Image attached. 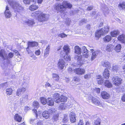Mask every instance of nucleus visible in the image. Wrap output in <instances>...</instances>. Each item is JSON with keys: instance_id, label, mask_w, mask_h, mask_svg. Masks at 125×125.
I'll list each match as a JSON object with an SVG mask.
<instances>
[{"instance_id": "obj_1", "label": "nucleus", "mask_w": 125, "mask_h": 125, "mask_svg": "<svg viewBox=\"0 0 125 125\" xmlns=\"http://www.w3.org/2000/svg\"><path fill=\"white\" fill-rule=\"evenodd\" d=\"M72 5L66 1H63L62 4L61 3H57L55 5L54 8L57 11L64 13L66 8H71Z\"/></svg>"}, {"instance_id": "obj_2", "label": "nucleus", "mask_w": 125, "mask_h": 125, "mask_svg": "<svg viewBox=\"0 0 125 125\" xmlns=\"http://www.w3.org/2000/svg\"><path fill=\"white\" fill-rule=\"evenodd\" d=\"M32 16L36 17L39 15L38 18V21L39 22H41L47 21L49 18V15L46 14L42 13L41 11H36L33 12L32 13Z\"/></svg>"}, {"instance_id": "obj_3", "label": "nucleus", "mask_w": 125, "mask_h": 125, "mask_svg": "<svg viewBox=\"0 0 125 125\" xmlns=\"http://www.w3.org/2000/svg\"><path fill=\"white\" fill-rule=\"evenodd\" d=\"M8 2L15 11L20 12L23 10L24 8L15 1L13 0H8Z\"/></svg>"}, {"instance_id": "obj_4", "label": "nucleus", "mask_w": 125, "mask_h": 125, "mask_svg": "<svg viewBox=\"0 0 125 125\" xmlns=\"http://www.w3.org/2000/svg\"><path fill=\"white\" fill-rule=\"evenodd\" d=\"M64 53H61V54H62V57H64L65 60L67 61L70 60V57L68 55V53L70 52V48L67 45H64L63 48Z\"/></svg>"}, {"instance_id": "obj_5", "label": "nucleus", "mask_w": 125, "mask_h": 125, "mask_svg": "<svg viewBox=\"0 0 125 125\" xmlns=\"http://www.w3.org/2000/svg\"><path fill=\"white\" fill-rule=\"evenodd\" d=\"M109 30V28L107 26H105L104 28H102L100 30H97L95 32V37L99 38L101 35L108 33Z\"/></svg>"}, {"instance_id": "obj_6", "label": "nucleus", "mask_w": 125, "mask_h": 125, "mask_svg": "<svg viewBox=\"0 0 125 125\" xmlns=\"http://www.w3.org/2000/svg\"><path fill=\"white\" fill-rule=\"evenodd\" d=\"M32 107L33 108L32 109L33 112V116L34 117L35 119H36L38 116L37 113V109L39 106V103L37 101H34L33 103Z\"/></svg>"}, {"instance_id": "obj_7", "label": "nucleus", "mask_w": 125, "mask_h": 125, "mask_svg": "<svg viewBox=\"0 0 125 125\" xmlns=\"http://www.w3.org/2000/svg\"><path fill=\"white\" fill-rule=\"evenodd\" d=\"M112 80L114 84L118 86L121 83L122 79L119 77L115 76L112 78Z\"/></svg>"}, {"instance_id": "obj_8", "label": "nucleus", "mask_w": 125, "mask_h": 125, "mask_svg": "<svg viewBox=\"0 0 125 125\" xmlns=\"http://www.w3.org/2000/svg\"><path fill=\"white\" fill-rule=\"evenodd\" d=\"M81 52L83 57L86 58L88 57V51L85 47L83 46L82 47Z\"/></svg>"}, {"instance_id": "obj_9", "label": "nucleus", "mask_w": 125, "mask_h": 125, "mask_svg": "<svg viewBox=\"0 0 125 125\" xmlns=\"http://www.w3.org/2000/svg\"><path fill=\"white\" fill-rule=\"evenodd\" d=\"M54 112V111H53V109H51L49 111H45L43 112L42 113V116L43 117L47 119L50 117V113L53 114Z\"/></svg>"}, {"instance_id": "obj_10", "label": "nucleus", "mask_w": 125, "mask_h": 125, "mask_svg": "<svg viewBox=\"0 0 125 125\" xmlns=\"http://www.w3.org/2000/svg\"><path fill=\"white\" fill-rule=\"evenodd\" d=\"M89 100H92L93 103L97 105L100 106L101 105L100 101L95 98L93 97L92 95H90L88 97Z\"/></svg>"}, {"instance_id": "obj_11", "label": "nucleus", "mask_w": 125, "mask_h": 125, "mask_svg": "<svg viewBox=\"0 0 125 125\" xmlns=\"http://www.w3.org/2000/svg\"><path fill=\"white\" fill-rule=\"evenodd\" d=\"M74 72L76 74L80 75L83 74L85 73V71L84 69L79 68L75 69Z\"/></svg>"}, {"instance_id": "obj_12", "label": "nucleus", "mask_w": 125, "mask_h": 125, "mask_svg": "<svg viewBox=\"0 0 125 125\" xmlns=\"http://www.w3.org/2000/svg\"><path fill=\"white\" fill-rule=\"evenodd\" d=\"M4 15L6 18H9L11 16V14L9 11V8L7 6L6 7V8L5 11L4 12Z\"/></svg>"}, {"instance_id": "obj_13", "label": "nucleus", "mask_w": 125, "mask_h": 125, "mask_svg": "<svg viewBox=\"0 0 125 125\" xmlns=\"http://www.w3.org/2000/svg\"><path fill=\"white\" fill-rule=\"evenodd\" d=\"M70 121L72 123H74L76 121V116L73 112H71L69 114Z\"/></svg>"}, {"instance_id": "obj_14", "label": "nucleus", "mask_w": 125, "mask_h": 125, "mask_svg": "<svg viewBox=\"0 0 125 125\" xmlns=\"http://www.w3.org/2000/svg\"><path fill=\"white\" fill-rule=\"evenodd\" d=\"M53 99L55 103L58 104L60 103L59 94L57 93H55L54 94Z\"/></svg>"}, {"instance_id": "obj_15", "label": "nucleus", "mask_w": 125, "mask_h": 125, "mask_svg": "<svg viewBox=\"0 0 125 125\" xmlns=\"http://www.w3.org/2000/svg\"><path fill=\"white\" fill-rule=\"evenodd\" d=\"M82 56H78L77 55H75V59L77 61V64L79 65H81L82 63Z\"/></svg>"}, {"instance_id": "obj_16", "label": "nucleus", "mask_w": 125, "mask_h": 125, "mask_svg": "<svg viewBox=\"0 0 125 125\" xmlns=\"http://www.w3.org/2000/svg\"><path fill=\"white\" fill-rule=\"evenodd\" d=\"M58 68L61 69H62L64 66V62L62 59H60L58 62Z\"/></svg>"}, {"instance_id": "obj_17", "label": "nucleus", "mask_w": 125, "mask_h": 125, "mask_svg": "<svg viewBox=\"0 0 125 125\" xmlns=\"http://www.w3.org/2000/svg\"><path fill=\"white\" fill-rule=\"evenodd\" d=\"M101 94L102 98L104 99H108L110 97L109 94L105 91L102 92Z\"/></svg>"}, {"instance_id": "obj_18", "label": "nucleus", "mask_w": 125, "mask_h": 125, "mask_svg": "<svg viewBox=\"0 0 125 125\" xmlns=\"http://www.w3.org/2000/svg\"><path fill=\"white\" fill-rule=\"evenodd\" d=\"M5 52L4 50L2 49L0 50V56L3 60L6 59L7 54Z\"/></svg>"}, {"instance_id": "obj_19", "label": "nucleus", "mask_w": 125, "mask_h": 125, "mask_svg": "<svg viewBox=\"0 0 125 125\" xmlns=\"http://www.w3.org/2000/svg\"><path fill=\"white\" fill-rule=\"evenodd\" d=\"M26 89L24 88H21L18 89L16 92V95L19 96L21 94L23 93L26 91Z\"/></svg>"}, {"instance_id": "obj_20", "label": "nucleus", "mask_w": 125, "mask_h": 125, "mask_svg": "<svg viewBox=\"0 0 125 125\" xmlns=\"http://www.w3.org/2000/svg\"><path fill=\"white\" fill-rule=\"evenodd\" d=\"M103 77L106 79L108 78L109 76V73L108 69L107 68L105 69L104 72L103 73Z\"/></svg>"}, {"instance_id": "obj_21", "label": "nucleus", "mask_w": 125, "mask_h": 125, "mask_svg": "<svg viewBox=\"0 0 125 125\" xmlns=\"http://www.w3.org/2000/svg\"><path fill=\"white\" fill-rule=\"evenodd\" d=\"M92 55L91 59V61H93L96 57V56L100 52L99 51H95L94 52H92Z\"/></svg>"}, {"instance_id": "obj_22", "label": "nucleus", "mask_w": 125, "mask_h": 125, "mask_svg": "<svg viewBox=\"0 0 125 125\" xmlns=\"http://www.w3.org/2000/svg\"><path fill=\"white\" fill-rule=\"evenodd\" d=\"M75 52L78 54L81 53V48L78 46H75L74 47Z\"/></svg>"}, {"instance_id": "obj_23", "label": "nucleus", "mask_w": 125, "mask_h": 125, "mask_svg": "<svg viewBox=\"0 0 125 125\" xmlns=\"http://www.w3.org/2000/svg\"><path fill=\"white\" fill-rule=\"evenodd\" d=\"M14 118L15 120L20 122L21 120L22 117L18 114H16L14 116Z\"/></svg>"}, {"instance_id": "obj_24", "label": "nucleus", "mask_w": 125, "mask_h": 125, "mask_svg": "<svg viewBox=\"0 0 125 125\" xmlns=\"http://www.w3.org/2000/svg\"><path fill=\"white\" fill-rule=\"evenodd\" d=\"M112 37L110 35H106L103 38L104 41L105 42H109L110 41Z\"/></svg>"}, {"instance_id": "obj_25", "label": "nucleus", "mask_w": 125, "mask_h": 125, "mask_svg": "<svg viewBox=\"0 0 125 125\" xmlns=\"http://www.w3.org/2000/svg\"><path fill=\"white\" fill-rule=\"evenodd\" d=\"M13 92V90L11 88H8L6 90V93L9 95L11 94Z\"/></svg>"}, {"instance_id": "obj_26", "label": "nucleus", "mask_w": 125, "mask_h": 125, "mask_svg": "<svg viewBox=\"0 0 125 125\" xmlns=\"http://www.w3.org/2000/svg\"><path fill=\"white\" fill-rule=\"evenodd\" d=\"M23 20L24 24H27L29 26L31 25V20L25 18H23Z\"/></svg>"}, {"instance_id": "obj_27", "label": "nucleus", "mask_w": 125, "mask_h": 125, "mask_svg": "<svg viewBox=\"0 0 125 125\" xmlns=\"http://www.w3.org/2000/svg\"><path fill=\"white\" fill-rule=\"evenodd\" d=\"M108 9L106 5H104L102 9L104 14L105 15L108 14L109 13Z\"/></svg>"}, {"instance_id": "obj_28", "label": "nucleus", "mask_w": 125, "mask_h": 125, "mask_svg": "<svg viewBox=\"0 0 125 125\" xmlns=\"http://www.w3.org/2000/svg\"><path fill=\"white\" fill-rule=\"evenodd\" d=\"M67 97L63 95H61L60 99V102H65L67 101Z\"/></svg>"}, {"instance_id": "obj_29", "label": "nucleus", "mask_w": 125, "mask_h": 125, "mask_svg": "<svg viewBox=\"0 0 125 125\" xmlns=\"http://www.w3.org/2000/svg\"><path fill=\"white\" fill-rule=\"evenodd\" d=\"M47 103L49 105L52 106L54 104V101L52 100L51 98H48Z\"/></svg>"}, {"instance_id": "obj_30", "label": "nucleus", "mask_w": 125, "mask_h": 125, "mask_svg": "<svg viewBox=\"0 0 125 125\" xmlns=\"http://www.w3.org/2000/svg\"><path fill=\"white\" fill-rule=\"evenodd\" d=\"M121 48V44H119L116 45L114 48L115 51L117 52H119L120 51Z\"/></svg>"}, {"instance_id": "obj_31", "label": "nucleus", "mask_w": 125, "mask_h": 125, "mask_svg": "<svg viewBox=\"0 0 125 125\" xmlns=\"http://www.w3.org/2000/svg\"><path fill=\"white\" fill-rule=\"evenodd\" d=\"M118 7L120 10L124 9L125 8V3H120Z\"/></svg>"}, {"instance_id": "obj_32", "label": "nucleus", "mask_w": 125, "mask_h": 125, "mask_svg": "<svg viewBox=\"0 0 125 125\" xmlns=\"http://www.w3.org/2000/svg\"><path fill=\"white\" fill-rule=\"evenodd\" d=\"M113 45L112 44H108L106 47L105 50L109 52L111 51L113 48Z\"/></svg>"}, {"instance_id": "obj_33", "label": "nucleus", "mask_w": 125, "mask_h": 125, "mask_svg": "<svg viewBox=\"0 0 125 125\" xmlns=\"http://www.w3.org/2000/svg\"><path fill=\"white\" fill-rule=\"evenodd\" d=\"M38 45V42L35 41L32 42V50L34 49H37V48L35 47H37Z\"/></svg>"}, {"instance_id": "obj_34", "label": "nucleus", "mask_w": 125, "mask_h": 125, "mask_svg": "<svg viewBox=\"0 0 125 125\" xmlns=\"http://www.w3.org/2000/svg\"><path fill=\"white\" fill-rule=\"evenodd\" d=\"M104 85L105 86L108 88H110L112 86L111 83L107 80H105V82L104 83Z\"/></svg>"}, {"instance_id": "obj_35", "label": "nucleus", "mask_w": 125, "mask_h": 125, "mask_svg": "<svg viewBox=\"0 0 125 125\" xmlns=\"http://www.w3.org/2000/svg\"><path fill=\"white\" fill-rule=\"evenodd\" d=\"M41 103L43 104H45L47 102L48 99L47 100L44 97H41L40 98Z\"/></svg>"}, {"instance_id": "obj_36", "label": "nucleus", "mask_w": 125, "mask_h": 125, "mask_svg": "<svg viewBox=\"0 0 125 125\" xmlns=\"http://www.w3.org/2000/svg\"><path fill=\"white\" fill-rule=\"evenodd\" d=\"M31 42H29L28 43V47L26 48V50L29 54L31 53Z\"/></svg>"}, {"instance_id": "obj_37", "label": "nucleus", "mask_w": 125, "mask_h": 125, "mask_svg": "<svg viewBox=\"0 0 125 125\" xmlns=\"http://www.w3.org/2000/svg\"><path fill=\"white\" fill-rule=\"evenodd\" d=\"M119 32L118 31L115 30L111 32V34L112 36L115 37L119 34Z\"/></svg>"}, {"instance_id": "obj_38", "label": "nucleus", "mask_w": 125, "mask_h": 125, "mask_svg": "<svg viewBox=\"0 0 125 125\" xmlns=\"http://www.w3.org/2000/svg\"><path fill=\"white\" fill-rule=\"evenodd\" d=\"M103 66L108 68L110 67V64L109 62L108 61H105L104 62L103 64Z\"/></svg>"}, {"instance_id": "obj_39", "label": "nucleus", "mask_w": 125, "mask_h": 125, "mask_svg": "<svg viewBox=\"0 0 125 125\" xmlns=\"http://www.w3.org/2000/svg\"><path fill=\"white\" fill-rule=\"evenodd\" d=\"M100 77V78H97V81L99 84H101L104 82V80L103 78H102L101 77Z\"/></svg>"}, {"instance_id": "obj_40", "label": "nucleus", "mask_w": 125, "mask_h": 125, "mask_svg": "<svg viewBox=\"0 0 125 125\" xmlns=\"http://www.w3.org/2000/svg\"><path fill=\"white\" fill-rule=\"evenodd\" d=\"M50 49V46L49 45H48V47L46 48L44 51L45 56H47L49 54Z\"/></svg>"}, {"instance_id": "obj_41", "label": "nucleus", "mask_w": 125, "mask_h": 125, "mask_svg": "<svg viewBox=\"0 0 125 125\" xmlns=\"http://www.w3.org/2000/svg\"><path fill=\"white\" fill-rule=\"evenodd\" d=\"M68 121V119L67 115L66 114L64 115L62 122L64 123H66Z\"/></svg>"}, {"instance_id": "obj_42", "label": "nucleus", "mask_w": 125, "mask_h": 125, "mask_svg": "<svg viewBox=\"0 0 125 125\" xmlns=\"http://www.w3.org/2000/svg\"><path fill=\"white\" fill-rule=\"evenodd\" d=\"M8 86L7 83L5 82L0 84V88H3L7 87Z\"/></svg>"}, {"instance_id": "obj_43", "label": "nucleus", "mask_w": 125, "mask_h": 125, "mask_svg": "<svg viewBox=\"0 0 125 125\" xmlns=\"http://www.w3.org/2000/svg\"><path fill=\"white\" fill-rule=\"evenodd\" d=\"M14 55L13 53L11 52H10L9 53L7 57H6V59H8L9 58H12L13 57Z\"/></svg>"}, {"instance_id": "obj_44", "label": "nucleus", "mask_w": 125, "mask_h": 125, "mask_svg": "<svg viewBox=\"0 0 125 125\" xmlns=\"http://www.w3.org/2000/svg\"><path fill=\"white\" fill-rule=\"evenodd\" d=\"M100 121L99 118H98L96 120H95L94 125H100Z\"/></svg>"}, {"instance_id": "obj_45", "label": "nucleus", "mask_w": 125, "mask_h": 125, "mask_svg": "<svg viewBox=\"0 0 125 125\" xmlns=\"http://www.w3.org/2000/svg\"><path fill=\"white\" fill-rule=\"evenodd\" d=\"M87 22V20L84 19H82L80 21H79V24L80 25H82V24L86 23Z\"/></svg>"}, {"instance_id": "obj_46", "label": "nucleus", "mask_w": 125, "mask_h": 125, "mask_svg": "<svg viewBox=\"0 0 125 125\" xmlns=\"http://www.w3.org/2000/svg\"><path fill=\"white\" fill-rule=\"evenodd\" d=\"M91 74L88 73L85 75L84 77L85 79L88 80L91 78Z\"/></svg>"}, {"instance_id": "obj_47", "label": "nucleus", "mask_w": 125, "mask_h": 125, "mask_svg": "<svg viewBox=\"0 0 125 125\" xmlns=\"http://www.w3.org/2000/svg\"><path fill=\"white\" fill-rule=\"evenodd\" d=\"M118 39L119 40L124 42V40L125 37L124 35H120L119 36L118 38Z\"/></svg>"}, {"instance_id": "obj_48", "label": "nucleus", "mask_w": 125, "mask_h": 125, "mask_svg": "<svg viewBox=\"0 0 125 125\" xmlns=\"http://www.w3.org/2000/svg\"><path fill=\"white\" fill-rule=\"evenodd\" d=\"M112 69L114 71H115L117 72L119 69V67L118 66H113L112 67Z\"/></svg>"}, {"instance_id": "obj_49", "label": "nucleus", "mask_w": 125, "mask_h": 125, "mask_svg": "<svg viewBox=\"0 0 125 125\" xmlns=\"http://www.w3.org/2000/svg\"><path fill=\"white\" fill-rule=\"evenodd\" d=\"M53 78L55 80L58 81L59 79V76L56 74H53Z\"/></svg>"}, {"instance_id": "obj_50", "label": "nucleus", "mask_w": 125, "mask_h": 125, "mask_svg": "<svg viewBox=\"0 0 125 125\" xmlns=\"http://www.w3.org/2000/svg\"><path fill=\"white\" fill-rule=\"evenodd\" d=\"M38 8V7L35 5H32V12L34 10H37Z\"/></svg>"}, {"instance_id": "obj_51", "label": "nucleus", "mask_w": 125, "mask_h": 125, "mask_svg": "<svg viewBox=\"0 0 125 125\" xmlns=\"http://www.w3.org/2000/svg\"><path fill=\"white\" fill-rule=\"evenodd\" d=\"M67 35L64 33H62L58 34V36L62 38H65L67 36Z\"/></svg>"}, {"instance_id": "obj_52", "label": "nucleus", "mask_w": 125, "mask_h": 125, "mask_svg": "<svg viewBox=\"0 0 125 125\" xmlns=\"http://www.w3.org/2000/svg\"><path fill=\"white\" fill-rule=\"evenodd\" d=\"M35 54L37 56L41 54V52L39 50H35Z\"/></svg>"}, {"instance_id": "obj_53", "label": "nucleus", "mask_w": 125, "mask_h": 125, "mask_svg": "<svg viewBox=\"0 0 125 125\" xmlns=\"http://www.w3.org/2000/svg\"><path fill=\"white\" fill-rule=\"evenodd\" d=\"M8 70H6V71L5 72L4 74L5 76H9L10 75V72Z\"/></svg>"}, {"instance_id": "obj_54", "label": "nucleus", "mask_w": 125, "mask_h": 125, "mask_svg": "<svg viewBox=\"0 0 125 125\" xmlns=\"http://www.w3.org/2000/svg\"><path fill=\"white\" fill-rule=\"evenodd\" d=\"M52 119L54 121H57L58 120V116L57 115H54L53 116Z\"/></svg>"}, {"instance_id": "obj_55", "label": "nucleus", "mask_w": 125, "mask_h": 125, "mask_svg": "<svg viewBox=\"0 0 125 125\" xmlns=\"http://www.w3.org/2000/svg\"><path fill=\"white\" fill-rule=\"evenodd\" d=\"M59 108L61 110H64L65 109V107L64 104H62V105H60Z\"/></svg>"}, {"instance_id": "obj_56", "label": "nucleus", "mask_w": 125, "mask_h": 125, "mask_svg": "<svg viewBox=\"0 0 125 125\" xmlns=\"http://www.w3.org/2000/svg\"><path fill=\"white\" fill-rule=\"evenodd\" d=\"M71 21V20L70 18H67L66 19V23H67V25H69L70 22Z\"/></svg>"}, {"instance_id": "obj_57", "label": "nucleus", "mask_w": 125, "mask_h": 125, "mask_svg": "<svg viewBox=\"0 0 125 125\" xmlns=\"http://www.w3.org/2000/svg\"><path fill=\"white\" fill-rule=\"evenodd\" d=\"M93 8V6L92 5L89 6L86 9L87 10L89 11L92 10Z\"/></svg>"}, {"instance_id": "obj_58", "label": "nucleus", "mask_w": 125, "mask_h": 125, "mask_svg": "<svg viewBox=\"0 0 125 125\" xmlns=\"http://www.w3.org/2000/svg\"><path fill=\"white\" fill-rule=\"evenodd\" d=\"M122 70H123L121 71L122 73L123 74L125 73V64L123 66Z\"/></svg>"}, {"instance_id": "obj_59", "label": "nucleus", "mask_w": 125, "mask_h": 125, "mask_svg": "<svg viewBox=\"0 0 125 125\" xmlns=\"http://www.w3.org/2000/svg\"><path fill=\"white\" fill-rule=\"evenodd\" d=\"M23 1L24 3L25 4H29L30 2V0H24Z\"/></svg>"}, {"instance_id": "obj_60", "label": "nucleus", "mask_w": 125, "mask_h": 125, "mask_svg": "<svg viewBox=\"0 0 125 125\" xmlns=\"http://www.w3.org/2000/svg\"><path fill=\"white\" fill-rule=\"evenodd\" d=\"M83 120H80L78 123V125H83Z\"/></svg>"}, {"instance_id": "obj_61", "label": "nucleus", "mask_w": 125, "mask_h": 125, "mask_svg": "<svg viewBox=\"0 0 125 125\" xmlns=\"http://www.w3.org/2000/svg\"><path fill=\"white\" fill-rule=\"evenodd\" d=\"M42 121L39 120L37 123L36 125H42Z\"/></svg>"}, {"instance_id": "obj_62", "label": "nucleus", "mask_w": 125, "mask_h": 125, "mask_svg": "<svg viewBox=\"0 0 125 125\" xmlns=\"http://www.w3.org/2000/svg\"><path fill=\"white\" fill-rule=\"evenodd\" d=\"M93 118L94 119V120H96V119H97V118H99L98 117L97 115H93Z\"/></svg>"}, {"instance_id": "obj_63", "label": "nucleus", "mask_w": 125, "mask_h": 125, "mask_svg": "<svg viewBox=\"0 0 125 125\" xmlns=\"http://www.w3.org/2000/svg\"><path fill=\"white\" fill-rule=\"evenodd\" d=\"M122 100L123 102H125V94H124L122 97Z\"/></svg>"}, {"instance_id": "obj_64", "label": "nucleus", "mask_w": 125, "mask_h": 125, "mask_svg": "<svg viewBox=\"0 0 125 125\" xmlns=\"http://www.w3.org/2000/svg\"><path fill=\"white\" fill-rule=\"evenodd\" d=\"M32 58L33 60H36L37 59V57L33 54V55H32Z\"/></svg>"}]
</instances>
